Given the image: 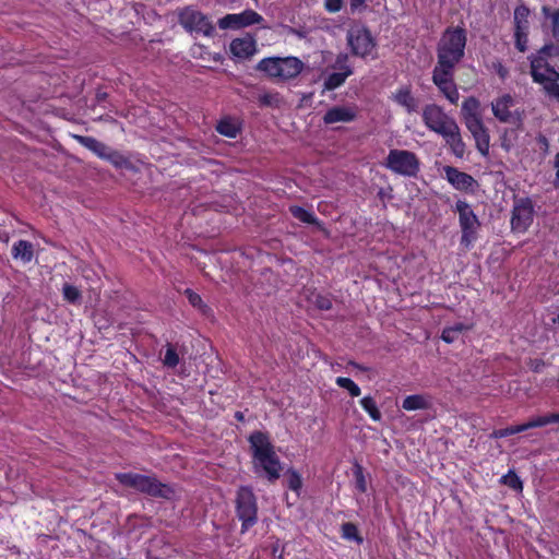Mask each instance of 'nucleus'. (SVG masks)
Here are the masks:
<instances>
[{"instance_id": "nucleus-42", "label": "nucleus", "mask_w": 559, "mask_h": 559, "mask_svg": "<svg viewBox=\"0 0 559 559\" xmlns=\"http://www.w3.org/2000/svg\"><path fill=\"white\" fill-rule=\"evenodd\" d=\"M514 36L516 48L524 52L527 49V32H515Z\"/></svg>"}, {"instance_id": "nucleus-52", "label": "nucleus", "mask_w": 559, "mask_h": 559, "mask_svg": "<svg viewBox=\"0 0 559 559\" xmlns=\"http://www.w3.org/2000/svg\"><path fill=\"white\" fill-rule=\"evenodd\" d=\"M554 323L559 324V314L557 316V318H556V319H554Z\"/></svg>"}, {"instance_id": "nucleus-34", "label": "nucleus", "mask_w": 559, "mask_h": 559, "mask_svg": "<svg viewBox=\"0 0 559 559\" xmlns=\"http://www.w3.org/2000/svg\"><path fill=\"white\" fill-rule=\"evenodd\" d=\"M501 481H502V484H504L506 486H508L514 490H518V491L522 490V487H523L522 481H521L520 477L513 471H509L508 474L503 475L501 478Z\"/></svg>"}, {"instance_id": "nucleus-12", "label": "nucleus", "mask_w": 559, "mask_h": 559, "mask_svg": "<svg viewBox=\"0 0 559 559\" xmlns=\"http://www.w3.org/2000/svg\"><path fill=\"white\" fill-rule=\"evenodd\" d=\"M237 512L242 521V532L247 531L257 521V504L253 492L249 488H240L237 497Z\"/></svg>"}, {"instance_id": "nucleus-20", "label": "nucleus", "mask_w": 559, "mask_h": 559, "mask_svg": "<svg viewBox=\"0 0 559 559\" xmlns=\"http://www.w3.org/2000/svg\"><path fill=\"white\" fill-rule=\"evenodd\" d=\"M12 257L23 263H29L34 258L33 245L26 240H19L12 247Z\"/></svg>"}, {"instance_id": "nucleus-1", "label": "nucleus", "mask_w": 559, "mask_h": 559, "mask_svg": "<svg viewBox=\"0 0 559 559\" xmlns=\"http://www.w3.org/2000/svg\"><path fill=\"white\" fill-rule=\"evenodd\" d=\"M466 34L463 28L447 29L438 45V63L435 67L432 81L447 99L456 104L460 97L453 81L454 68L464 56Z\"/></svg>"}, {"instance_id": "nucleus-37", "label": "nucleus", "mask_w": 559, "mask_h": 559, "mask_svg": "<svg viewBox=\"0 0 559 559\" xmlns=\"http://www.w3.org/2000/svg\"><path fill=\"white\" fill-rule=\"evenodd\" d=\"M262 105L270 107H278L282 104V97L278 93H264L260 96Z\"/></svg>"}, {"instance_id": "nucleus-32", "label": "nucleus", "mask_w": 559, "mask_h": 559, "mask_svg": "<svg viewBox=\"0 0 559 559\" xmlns=\"http://www.w3.org/2000/svg\"><path fill=\"white\" fill-rule=\"evenodd\" d=\"M290 213L295 218L299 219L302 223H307V224H316L317 223V219H316L313 213L308 210H305L300 206H292Z\"/></svg>"}, {"instance_id": "nucleus-14", "label": "nucleus", "mask_w": 559, "mask_h": 559, "mask_svg": "<svg viewBox=\"0 0 559 559\" xmlns=\"http://www.w3.org/2000/svg\"><path fill=\"white\" fill-rule=\"evenodd\" d=\"M263 21L262 15L253 10H245L240 13H231L218 20L217 24L221 29H239L260 24Z\"/></svg>"}, {"instance_id": "nucleus-46", "label": "nucleus", "mask_w": 559, "mask_h": 559, "mask_svg": "<svg viewBox=\"0 0 559 559\" xmlns=\"http://www.w3.org/2000/svg\"><path fill=\"white\" fill-rule=\"evenodd\" d=\"M284 547L281 545L278 540H276L272 546L273 559H284L283 558Z\"/></svg>"}, {"instance_id": "nucleus-47", "label": "nucleus", "mask_w": 559, "mask_h": 559, "mask_svg": "<svg viewBox=\"0 0 559 559\" xmlns=\"http://www.w3.org/2000/svg\"><path fill=\"white\" fill-rule=\"evenodd\" d=\"M318 306L319 308L321 309H330L331 307V302L329 299H325V298H321L319 301H318Z\"/></svg>"}, {"instance_id": "nucleus-6", "label": "nucleus", "mask_w": 559, "mask_h": 559, "mask_svg": "<svg viewBox=\"0 0 559 559\" xmlns=\"http://www.w3.org/2000/svg\"><path fill=\"white\" fill-rule=\"evenodd\" d=\"M117 479L124 486L151 496L168 498L171 493L170 488L158 483L151 476L134 473H122L117 475Z\"/></svg>"}, {"instance_id": "nucleus-7", "label": "nucleus", "mask_w": 559, "mask_h": 559, "mask_svg": "<svg viewBox=\"0 0 559 559\" xmlns=\"http://www.w3.org/2000/svg\"><path fill=\"white\" fill-rule=\"evenodd\" d=\"M455 212L459 214V223L462 231L461 245L469 248L476 240L480 223L472 206L463 200L455 203Z\"/></svg>"}, {"instance_id": "nucleus-43", "label": "nucleus", "mask_w": 559, "mask_h": 559, "mask_svg": "<svg viewBox=\"0 0 559 559\" xmlns=\"http://www.w3.org/2000/svg\"><path fill=\"white\" fill-rule=\"evenodd\" d=\"M106 155L107 156H104L103 159L109 160L116 166L121 165V163L123 162L122 156L118 152L111 150L110 147H108Z\"/></svg>"}, {"instance_id": "nucleus-35", "label": "nucleus", "mask_w": 559, "mask_h": 559, "mask_svg": "<svg viewBox=\"0 0 559 559\" xmlns=\"http://www.w3.org/2000/svg\"><path fill=\"white\" fill-rule=\"evenodd\" d=\"M342 536L348 540H356L361 543L362 539L358 536V530L353 523H345L342 526Z\"/></svg>"}, {"instance_id": "nucleus-33", "label": "nucleus", "mask_w": 559, "mask_h": 559, "mask_svg": "<svg viewBox=\"0 0 559 559\" xmlns=\"http://www.w3.org/2000/svg\"><path fill=\"white\" fill-rule=\"evenodd\" d=\"M62 295H63V298L71 304H76L81 299V292L79 290L78 287H75L71 284L63 285Z\"/></svg>"}, {"instance_id": "nucleus-48", "label": "nucleus", "mask_w": 559, "mask_h": 559, "mask_svg": "<svg viewBox=\"0 0 559 559\" xmlns=\"http://www.w3.org/2000/svg\"><path fill=\"white\" fill-rule=\"evenodd\" d=\"M556 185H559V153L555 156Z\"/></svg>"}, {"instance_id": "nucleus-36", "label": "nucleus", "mask_w": 559, "mask_h": 559, "mask_svg": "<svg viewBox=\"0 0 559 559\" xmlns=\"http://www.w3.org/2000/svg\"><path fill=\"white\" fill-rule=\"evenodd\" d=\"M178 362H179L178 354L176 353V350L173 346L168 345L166 348L164 358H163L164 366L174 368L178 365Z\"/></svg>"}, {"instance_id": "nucleus-27", "label": "nucleus", "mask_w": 559, "mask_h": 559, "mask_svg": "<svg viewBox=\"0 0 559 559\" xmlns=\"http://www.w3.org/2000/svg\"><path fill=\"white\" fill-rule=\"evenodd\" d=\"M428 400L420 394L408 395L404 399L402 407L405 411H417L428 408Z\"/></svg>"}, {"instance_id": "nucleus-31", "label": "nucleus", "mask_w": 559, "mask_h": 559, "mask_svg": "<svg viewBox=\"0 0 559 559\" xmlns=\"http://www.w3.org/2000/svg\"><path fill=\"white\" fill-rule=\"evenodd\" d=\"M552 57H559V45L546 44L535 55L528 58H542V60L548 61V59Z\"/></svg>"}, {"instance_id": "nucleus-44", "label": "nucleus", "mask_w": 559, "mask_h": 559, "mask_svg": "<svg viewBox=\"0 0 559 559\" xmlns=\"http://www.w3.org/2000/svg\"><path fill=\"white\" fill-rule=\"evenodd\" d=\"M186 295L188 297L189 302L193 307H195V308H201L202 307V298H201V296L199 294L194 293L191 289H187L186 290Z\"/></svg>"}, {"instance_id": "nucleus-29", "label": "nucleus", "mask_w": 559, "mask_h": 559, "mask_svg": "<svg viewBox=\"0 0 559 559\" xmlns=\"http://www.w3.org/2000/svg\"><path fill=\"white\" fill-rule=\"evenodd\" d=\"M360 405L365 412L368 413L370 418L374 421H380L382 418L381 412L379 411L377 403L371 396H364L360 400Z\"/></svg>"}, {"instance_id": "nucleus-18", "label": "nucleus", "mask_w": 559, "mask_h": 559, "mask_svg": "<svg viewBox=\"0 0 559 559\" xmlns=\"http://www.w3.org/2000/svg\"><path fill=\"white\" fill-rule=\"evenodd\" d=\"M257 52V40L251 35L233 39L229 44V53L236 60H246Z\"/></svg>"}, {"instance_id": "nucleus-15", "label": "nucleus", "mask_w": 559, "mask_h": 559, "mask_svg": "<svg viewBox=\"0 0 559 559\" xmlns=\"http://www.w3.org/2000/svg\"><path fill=\"white\" fill-rule=\"evenodd\" d=\"M533 205L527 199L518 201L513 207L511 226L514 231L525 233L533 223Z\"/></svg>"}, {"instance_id": "nucleus-4", "label": "nucleus", "mask_w": 559, "mask_h": 559, "mask_svg": "<svg viewBox=\"0 0 559 559\" xmlns=\"http://www.w3.org/2000/svg\"><path fill=\"white\" fill-rule=\"evenodd\" d=\"M461 111L466 128L476 142L477 150L486 156L489 151L490 138L481 119L480 103L475 97H468L463 102Z\"/></svg>"}, {"instance_id": "nucleus-2", "label": "nucleus", "mask_w": 559, "mask_h": 559, "mask_svg": "<svg viewBox=\"0 0 559 559\" xmlns=\"http://www.w3.org/2000/svg\"><path fill=\"white\" fill-rule=\"evenodd\" d=\"M249 442L257 473L264 474L271 481L277 479L282 472V464L269 436L264 432L255 431L250 435Z\"/></svg>"}, {"instance_id": "nucleus-23", "label": "nucleus", "mask_w": 559, "mask_h": 559, "mask_svg": "<svg viewBox=\"0 0 559 559\" xmlns=\"http://www.w3.org/2000/svg\"><path fill=\"white\" fill-rule=\"evenodd\" d=\"M75 139L81 145L92 151L95 155L103 158L106 155L108 146L92 136L76 135Z\"/></svg>"}, {"instance_id": "nucleus-19", "label": "nucleus", "mask_w": 559, "mask_h": 559, "mask_svg": "<svg viewBox=\"0 0 559 559\" xmlns=\"http://www.w3.org/2000/svg\"><path fill=\"white\" fill-rule=\"evenodd\" d=\"M357 114L356 106H334L324 114L323 121L325 124L352 122L356 119Z\"/></svg>"}, {"instance_id": "nucleus-39", "label": "nucleus", "mask_w": 559, "mask_h": 559, "mask_svg": "<svg viewBox=\"0 0 559 559\" xmlns=\"http://www.w3.org/2000/svg\"><path fill=\"white\" fill-rule=\"evenodd\" d=\"M523 431H525L524 424L516 425V426H511V427H508V428H504V429L497 430V431H495L493 436L496 438H504V437L512 436V435H515V433H520V432H523Z\"/></svg>"}, {"instance_id": "nucleus-5", "label": "nucleus", "mask_w": 559, "mask_h": 559, "mask_svg": "<svg viewBox=\"0 0 559 559\" xmlns=\"http://www.w3.org/2000/svg\"><path fill=\"white\" fill-rule=\"evenodd\" d=\"M531 75L535 83L543 87L545 94L559 102V71L542 58H528Z\"/></svg>"}, {"instance_id": "nucleus-50", "label": "nucleus", "mask_w": 559, "mask_h": 559, "mask_svg": "<svg viewBox=\"0 0 559 559\" xmlns=\"http://www.w3.org/2000/svg\"><path fill=\"white\" fill-rule=\"evenodd\" d=\"M209 56H210V59L215 61V62L222 61V56L219 53H213V55L209 53Z\"/></svg>"}, {"instance_id": "nucleus-25", "label": "nucleus", "mask_w": 559, "mask_h": 559, "mask_svg": "<svg viewBox=\"0 0 559 559\" xmlns=\"http://www.w3.org/2000/svg\"><path fill=\"white\" fill-rule=\"evenodd\" d=\"M542 12L549 20V27L554 39L559 43V9L551 10L544 5Z\"/></svg>"}, {"instance_id": "nucleus-21", "label": "nucleus", "mask_w": 559, "mask_h": 559, "mask_svg": "<svg viewBox=\"0 0 559 559\" xmlns=\"http://www.w3.org/2000/svg\"><path fill=\"white\" fill-rule=\"evenodd\" d=\"M393 99L399 105L403 106L408 112L417 110V100L414 98L408 87H401L397 90L393 95Z\"/></svg>"}, {"instance_id": "nucleus-10", "label": "nucleus", "mask_w": 559, "mask_h": 559, "mask_svg": "<svg viewBox=\"0 0 559 559\" xmlns=\"http://www.w3.org/2000/svg\"><path fill=\"white\" fill-rule=\"evenodd\" d=\"M179 23L191 34L211 36L214 32V26L210 19L202 12L190 7L179 12Z\"/></svg>"}, {"instance_id": "nucleus-17", "label": "nucleus", "mask_w": 559, "mask_h": 559, "mask_svg": "<svg viewBox=\"0 0 559 559\" xmlns=\"http://www.w3.org/2000/svg\"><path fill=\"white\" fill-rule=\"evenodd\" d=\"M448 182L459 191L473 193L478 187L477 181L468 174L452 166L443 167Z\"/></svg>"}, {"instance_id": "nucleus-3", "label": "nucleus", "mask_w": 559, "mask_h": 559, "mask_svg": "<svg viewBox=\"0 0 559 559\" xmlns=\"http://www.w3.org/2000/svg\"><path fill=\"white\" fill-rule=\"evenodd\" d=\"M305 63L297 57H266L257 64V70L276 83L295 80L304 71Z\"/></svg>"}, {"instance_id": "nucleus-26", "label": "nucleus", "mask_w": 559, "mask_h": 559, "mask_svg": "<svg viewBox=\"0 0 559 559\" xmlns=\"http://www.w3.org/2000/svg\"><path fill=\"white\" fill-rule=\"evenodd\" d=\"M530 10L525 5H518L514 10L515 32H528Z\"/></svg>"}, {"instance_id": "nucleus-13", "label": "nucleus", "mask_w": 559, "mask_h": 559, "mask_svg": "<svg viewBox=\"0 0 559 559\" xmlns=\"http://www.w3.org/2000/svg\"><path fill=\"white\" fill-rule=\"evenodd\" d=\"M515 99L510 94H504L491 103L493 116L503 123L516 124L521 121V114L512 109Z\"/></svg>"}, {"instance_id": "nucleus-41", "label": "nucleus", "mask_w": 559, "mask_h": 559, "mask_svg": "<svg viewBox=\"0 0 559 559\" xmlns=\"http://www.w3.org/2000/svg\"><path fill=\"white\" fill-rule=\"evenodd\" d=\"M355 488L359 492L367 491V480L360 467L355 471Z\"/></svg>"}, {"instance_id": "nucleus-30", "label": "nucleus", "mask_w": 559, "mask_h": 559, "mask_svg": "<svg viewBox=\"0 0 559 559\" xmlns=\"http://www.w3.org/2000/svg\"><path fill=\"white\" fill-rule=\"evenodd\" d=\"M335 383L345 389L352 397H357L361 393L360 388L349 378L337 377Z\"/></svg>"}, {"instance_id": "nucleus-9", "label": "nucleus", "mask_w": 559, "mask_h": 559, "mask_svg": "<svg viewBox=\"0 0 559 559\" xmlns=\"http://www.w3.org/2000/svg\"><path fill=\"white\" fill-rule=\"evenodd\" d=\"M423 121L429 130L441 136L449 134L451 130H455L457 126L454 119L448 116L442 108L437 105H427L424 108Z\"/></svg>"}, {"instance_id": "nucleus-8", "label": "nucleus", "mask_w": 559, "mask_h": 559, "mask_svg": "<svg viewBox=\"0 0 559 559\" xmlns=\"http://www.w3.org/2000/svg\"><path fill=\"white\" fill-rule=\"evenodd\" d=\"M385 167L395 174L415 177L419 171V160L413 152L391 150L385 160Z\"/></svg>"}, {"instance_id": "nucleus-22", "label": "nucleus", "mask_w": 559, "mask_h": 559, "mask_svg": "<svg viewBox=\"0 0 559 559\" xmlns=\"http://www.w3.org/2000/svg\"><path fill=\"white\" fill-rule=\"evenodd\" d=\"M442 138L445 140L447 144L450 145L453 154L456 157L461 158L464 156L465 144L462 141V138L460 135V129L457 126H456L455 130H451V132L449 134H445Z\"/></svg>"}, {"instance_id": "nucleus-40", "label": "nucleus", "mask_w": 559, "mask_h": 559, "mask_svg": "<svg viewBox=\"0 0 559 559\" xmlns=\"http://www.w3.org/2000/svg\"><path fill=\"white\" fill-rule=\"evenodd\" d=\"M550 424L549 415L537 416L532 418L527 423L524 424L525 430L531 428L544 427Z\"/></svg>"}, {"instance_id": "nucleus-16", "label": "nucleus", "mask_w": 559, "mask_h": 559, "mask_svg": "<svg viewBox=\"0 0 559 559\" xmlns=\"http://www.w3.org/2000/svg\"><path fill=\"white\" fill-rule=\"evenodd\" d=\"M348 56L345 53H340L333 66L334 69L338 70L337 72H333L329 74L324 80V88L328 91H333L341 86L346 79L353 74V70L350 66L347 63Z\"/></svg>"}, {"instance_id": "nucleus-11", "label": "nucleus", "mask_w": 559, "mask_h": 559, "mask_svg": "<svg viewBox=\"0 0 559 559\" xmlns=\"http://www.w3.org/2000/svg\"><path fill=\"white\" fill-rule=\"evenodd\" d=\"M347 43L354 55L366 58L372 56L376 41L370 32L361 26H353L347 33Z\"/></svg>"}, {"instance_id": "nucleus-49", "label": "nucleus", "mask_w": 559, "mask_h": 559, "mask_svg": "<svg viewBox=\"0 0 559 559\" xmlns=\"http://www.w3.org/2000/svg\"><path fill=\"white\" fill-rule=\"evenodd\" d=\"M550 424L559 423V413L549 414Z\"/></svg>"}, {"instance_id": "nucleus-28", "label": "nucleus", "mask_w": 559, "mask_h": 559, "mask_svg": "<svg viewBox=\"0 0 559 559\" xmlns=\"http://www.w3.org/2000/svg\"><path fill=\"white\" fill-rule=\"evenodd\" d=\"M469 328L463 323H455L453 325L447 326L442 331V340L447 343H453L459 336Z\"/></svg>"}, {"instance_id": "nucleus-24", "label": "nucleus", "mask_w": 559, "mask_h": 559, "mask_svg": "<svg viewBox=\"0 0 559 559\" xmlns=\"http://www.w3.org/2000/svg\"><path fill=\"white\" fill-rule=\"evenodd\" d=\"M216 130L222 135L235 139L240 131V126L237 120L231 118H225L218 122Z\"/></svg>"}, {"instance_id": "nucleus-45", "label": "nucleus", "mask_w": 559, "mask_h": 559, "mask_svg": "<svg viewBox=\"0 0 559 559\" xmlns=\"http://www.w3.org/2000/svg\"><path fill=\"white\" fill-rule=\"evenodd\" d=\"M343 0H325V9L331 12L335 13L338 12L342 9Z\"/></svg>"}, {"instance_id": "nucleus-51", "label": "nucleus", "mask_w": 559, "mask_h": 559, "mask_svg": "<svg viewBox=\"0 0 559 559\" xmlns=\"http://www.w3.org/2000/svg\"><path fill=\"white\" fill-rule=\"evenodd\" d=\"M364 2H365V0H350V4L353 8L360 7L364 4Z\"/></svg>"}, {"instance_id": "nucleus-38", "label": "nucleus", "mask_w": 559, "mask_h": 559, "mask_svg": "<svg viewBox=\"0 0 559 559\" xmlns=\"http://www.w3.org/2000/svg\"><path fill=\"white\" fill-rule=\"evenodd\" d=\"M288 488L295 492H299L302 486L300 475L296 471H290L287 476Z\"/></svg>"}]
</instances>
